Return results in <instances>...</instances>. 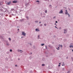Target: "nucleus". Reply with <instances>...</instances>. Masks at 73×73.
Listing matches in <instances>:
<instances>
[{
	"mask_svg": "<svg viewBox=\"0 0 73 73\" xmlns=\"http://www.w3.org/2000/svg\"><path fill=\"white\" fill-rule=\"evenodd\" d=\"M63 13V11L62 10H61L60 12H59V13Z\"/></svg>",
	"mask_w": 73,
	"mask_h": 73,
	"instance_id": "2",
	"label": "nucleus"
},
{
	"mask_svg": "<svg viewBox=\"0 0 73 73\" xmlns=\"http://www.w3.org/2000/svg\"><path fill=\"white\" fill-rule=\"evenodd\" d=\"M35 22L36 23H37V22H38V21H35Z\"/></svg>",
	"mask_w": 73,
	"mask_h": 73,
	"instance_id": "15",
	"label": "nucleus"
},
{
	"mask_svg": "<svg viewBox=\"0 0 73 73\" xmlns=\"http://www.w3.org/2000/svg\"><path fill=\"white\" fill-rule=\"evenodd\" d=\"M45 65L44 64H42V66H44Z\"/></svg>",
	"mask_w": 73,
	"mask_h": 73,
	"instance_id": "10",
	"label": "nucleus"
},
{
	"mask_svg": "<svg viewBox=\"0 0 73 73\" xmlns=\"http://www.w3.org/2000/svg\"><path fill=\"white\" fill-rule=\"evenodd\" d=\"M60 66V65H58V66Z\"/></svg>",
	"mask_w": 73,
	"mask_h": 73,
	"instance_id": "30",
	"label": "nucleus"
},
{
	"mask_svg": "<svg viewBox=\"0 0 73 73\" xmlns=\"http://www.w3.org/2000/svg\"><path fill=\"white\" fill-rule=\"evenodd\" d=\"M56 25V24H55V25Z\"/></svg>",
	"mask_w": 73,
	"mask_h": 73,
	"instance_id": "38",
	"label": "nucleus"
},
{
	"mask_svg": "<svg viewBox=\"0 0 73 73\" xmlns=\"http://www.w3.org/2000/svg\"><path fill=\"white\" fill-rule=\"evenodd\" d=\"M15 66H17V65H15Z\"/></svg>",
	"mask_w": 73,
	"mask_h": 73,
	"instance_id": "32",
	"label": "nucleus"
},
{
	"mask_svg": "<svg viewBox=\"0 0 73 73\" xmlns=\"http://www.w3.org/2000/svg\"><path fill=\"white\" fill-rule=\"evenodd\" d=\"M44 25L45 26H46V24H44Z\"/></svg>",
	"mask_w": 73,
	"mask_h": 73,
	"instance_id": "19",
	"label": "nucleus"
},
{
	"mask_svg": "<svg viewBox=\"0 0 73 73\" xmlns=\"http://www.w3.org/2000/svg\"><path fill=\"white\" fill-rule=\"evenodd\" d=\"M59 48V47H58V48Z\"/></svg>",
	"mask_w": 73,
	"mask_h": 73,
	"instance_id": "34",
	"label": "nucleus"
},
{
	"mask_svg": "<svg viewBox=\"0 0 73 73\" xmlns=\"http://www.w3.org/2000/svg\"><path fill=\"white\" fill-rule=\"evenodd\" d=\"M22 38V37H21Z\"/></svg>",
	"mask_w": 73,
	"mask_h": 73,
	"instance_id": "40",
	"label": "nucleus"
},
{
	"mask_svg": "<svg viewBox=\"0 0 73 73\" xmlns=\"http://www.w3.org/2000/svg\"><path fill=\"white\" fill-rule=\"evenodd\" d=\"M18 31H19V29H18Z\"/></svg>",
	"mask_w": 73,
	"mask_h": 73,
	"instance_id": "29",
	"label": "nucleus"
},
{
	"mask_svg": "<svg viewBox=\"0 0 73 73\" xmlns=\"http://www.w3.org/2000/svg\"><path fill=\"white\" fill-rule=\"evenodd\" d=\"M36 31H40V30H39V29H36Z\"/></svg>",
	"mask_w": 73,
	"mask_h": 73,
	"instance_id": "5",
	"label": "nucleus"
},
{
	"mask_svg": "<svg viewBox=\"0 0 73 73\" xmlns=\"http://www.w3.org/2000/svg\"><path fill=\"white\" fill-rule=\"evenodd\" d=\"M22 35H23L24 36H25V35H26V34H25V33H24V32H22Z\"/></svg>",
	"mask_w": 73,
	"mask_h": 73,
	"instance_id": "1",
	"label": "nucleus"
},
{
	"mask_svg": "<svg viewBox=\"0 0 73 73\" xmlns=\"http://www.w3.org/2000/svg\"><path fill=\"white\" fill-rule=\"evenodd\" d=\"M68 17H69L70 16V15L69 14H68Z\"/></svg>",
	"mask_w": 73,
	"mask_h": 73,
	"instance_id": "22",
	"label": "nucleus"
},
{
	"mask_svg": "<svg viewBox=\"0 0 73 73\" xmlns=\"http://www.w3.org/2000/svg\"><path fill=\"white\" fill-rule=\"evenodd\" d=\"M10 52H11L12 51V50L11 49L10 50Z\"/></svg>",
	"mask_w": 73,
	"mask_h": 73,
	"instance_id": "12",
	"label": "nucleus"
},
{
	"mask_svg": "<svg viewBox=\"0 0 73 73\" xmlns=\"http://www.w3.org/2000/svg\"><path fill=\"white\" fill-rule=\"evenodd\" d=\"M57 22H57V21H56V23H57Z\"/></svg>",
	"mask_w": 73,
	"mask_h": 73,
	"instance_id": "24",
	"label": "nucleus"
},
{
	"mask_svg": "<svg viewBox=\"0 0 73 73\" xmlns=\"http://www.w3.org/2000/svg\"><path fill=\"white\" fill-rule=\"evenodd\" d=\"M41 23V22H39V23Z\"/></svg>",
	"mask_w": 73,
	"mask_h": 73,
	"instance_id": "28",
	"label": "nucleus"
},
{
	"mask_svg": "<svg viewBox=\"0 0 73 73\" xmlns=\"http://www.w3.org/2000/svg\"><path fill=\"white\" fill-rule=\"evenodd\" d=\"M70 72V71H68V72H67V73H69Z\"/></svg>",
	"mask_w": 73,
	"mask_h": 73,
	"instance_id": "18",
	"label": "nucleus"
},
{
	"mask_svg": "<svg viewBox=\"0 0 73 73\" xmlns=\"http://www.w3.org/2000/svg\"><path fill=\"white\" fill-rule=\"evenodd\" d=\"M36 2H39V1H36Z\"/></svg>",
	"mask_w": 73,
	"mask_h": 73,
	"instance_id": "16",
	"label": "nucleus"
},
{
	"mask_svg": "<svg viewBox=\"0 0 73 73\" xmlns=\"http://www.w3.org/2000/svg\"><path fill=\"white\" fill-rule=\"evenodd\" d=\"M13 3H17V2H16V1H13Z\"/></svg>",
	"mask_w": 73,
	"mask_h": 73,
	"instance_id": "7",
	"label": "nucleus"
},
{
	"mask_svg": "<svg viewBox=\"0 0 73 73\" xmlns=\"http://www.w3.org/2000/svg\"><path fill=\"white\" fill-rule=\"evenodd\" d=\"M70 48H73V46H70Z\"/></svg>",
	"mask_w": 73,
	"mask_h": 73,
	"instance_id": "9",
	"label": "nucleus"
},
{
	"mask_svg": "<svg viewBox=\"0 0 73 73\" xmlns=\"http://www.w3.org/2000/svg\"><path fill=\"white\" fill-rule=\"evenodd\" d=\"M47 12V10H45V13H46Z\"/></svg>",
	"mask_w": 73,
	"mask_h": 73,
	"instance_id": "14",
	"label": "nucleus"
},
{
	"mask_svg": "<svg viewBox=\"0 0 73 73\" xmlns=\"http://www.w3.org/2000/svg\"><path fill=\"white\" fill-rule=\"evenodd\" d=\"M59 47H61L62 48V45H59Z\"/></svg>",
	"mask_w": 73,
	"mask_h": 73,
	"instance_id": "8",
	"label": "nucleus"
},
{
	"mask_svg": "<svg viewBox=\"0 0 73 73\" xmlns=\"http://www.w3.org/2000/svg\"><path fill=\"white\" fill-rule=\"evenodd\" d=\"M18 52H19V50H18Z\"/></svg>",
	"mask_w": 73,
	"mask_h": 73,
	"instance_id": "26",
	"label": "nucleus"
},
{
	"mask_svg": "<svg viewBox=\"0 0 73 73\" xmlns=\"http://www.w3.org/2000/svg\"><path fill=\"white\" fill-rule=\"evenodd\" d=\"M20 51H21V52L22 53V50H20Z\"/></svg>",
	"mask_w": 73,
	"mask_h": 73,
	"instance_id": "23",
	"label": "nucleus"
},
{
	"mask_svg": "<svg viewBox=\"0 0 73 73\" xmlns=\"http://www.w3.org/2000/svg\"><path fill=\"white\" fill-rule=\"evenodd\" d=\"M11 3V2H8V3H7V5H10Z\"/></svg>",
	"mask_w": 73,
	"mask_h": 73,
	"instance_id": "4",
	"label": "nucleus"
},
{
	"mask_svg": "<svg viewBox=\"0 0 73 73\" xmlns=\"http://www.w3.org/2000/svg\"><path fill=\"white\" fill-rule=\"evenodd\" d=\"M66 58L68 59V57H66Z\"/></svg>",
	"mask_w": 73,
	"mask_h": 73,
	"instance_id": "21",
	"label": "nucleus"
},
{
	"mask_svg": "<svg viewBox=\"0 0 73 73\" xmlns=\"http://www.w3.org/2000/svg\"><path fill=\"white\" fill-rule=\"evenodd\" d=\"M44 44H41V45L42 46H44Z\"/></svg>",
	"mask_w": 73,
	"mask_h": 73,
	"instance_id": "11",
	"label": "nucleus"
},
{
	"mask_svg": "<svg viewBox=\"0 0 73 73\" xmlns=\"http://www.w3.org/2000/svg\"><path fill=\"white\" fill-rule=\"evenodd\" d=\"M40 36H38V37H39Z\"/></svg>",
	"mask_w": 73,
	"mask_h": 73,
	"instance_id": "31",
	"label": "nucleus"
},
{
	"mask_svg": "<svg viewBox=\"0 0 73 73\" xmlns=\"http://www.w3.org/2000/svg\"><path fill=\"white\" fill-rule=\"evenodd\" d=\"M59 64H60V63H59Z\"/></svg>",
	"mask_w": 73,
	"mask_h": 73,
	"instance_id": "37",
	"label": "nucleus"
},
{
	"mask_svg": "<svg viewBox=\"0 0 73 73\" xmlns=\"http://www.w3.org/2000/svg\"><path fill=\"white\" fill-rule=\"evenodd\" d=\"M26 18L27 19H28V17H27Z\"/></svg>",
	"mask_w": 73,
	"mask_h": 73,
	"instance_id": "17",
	"label": "nucleus"
},
{
	"mask_svg": "<svg viewBox=\"0 0 73 73\" xmlns=\"http://www.w3.org/2000/svg\"><path fill=\"white\" fill-rule=\"evenodd\" d=\"M64 30V31H65V32H64V33H65L66 32H67V30L65 29Z\"/></svg>",
	"mask_w": 73,
	"mask_h": 73,
	"instance_id": "3",
	"label": "nucleus"
},
{
	"mask_svg": "<svg viewBox=\"0 0 73 73\" xmlns=\"http://www.w3.org/2000/svg\"><path fill=\"white\" fill-rule=\"evenodd\" d=\"M66 12H65V14H68V13L67 12V11L66 10Z\"/></svg>",
	"mask_w": 73,
	"mask_h": 73,
	"instance_id": "6",
	"label": "nucleus"
},
{
	"mask_svg": "<svg viewBox=\"0 0 73 73\" xmlns=\"http://www.w3.org/2000/svg\"><path fill=\"white\" fill-rule=\"evenodd\" d=\"M9 40H11V38H9Z\"/></svg>",
	"mask_w": 73,
	"mask_h": 73,
	"instance_id": "13",
	"label": "nucleus"
},
{
	"mask_svg": "<svg viewBox=\"0 0 73 73\" xmlns=\"http://www.w3.org/2000/svg\"><path fill=\"white\" fill-rule=\"evenodd\" d=\"M55 27H56V28H57V27H56V26H55Z\"/></svg>",
	"mask_w": 73,
	"mask_h": 73,
	"instance_id": "33",
	"label": "nucleus"
},
{
	"mask_svg": "<svg viewBox=\"0 0 73 73\" xmlns=\"http://www.w3.org/2000/svg\"><path fill=\"white\" fill-rule=\"evenodd\" d=\"M59 49H60V48H59L58 49V48H57V50H59Z\"/></svg>",
	"mask_w": 73,
	"mask_h": 73,
	"instance_id": "25",
	"label": "nucleus"
},
{
	"mask_svg": "<svg viewBox=\"0 0 73 73\" xmlns=\"http://www.w3.org/2000/svg\"><path fill=\"white\" fill-rule=\"evenodd\" d=\"M62 66H64V65L63 64V65H62Z\"/></svg>",
	"mask_w": 73,
	"mask_h": 73,
	"instance_id": "35",
	"label": "nucleus"
},
{
	"mask_svg": "<svg viewBox=\"0 0 73 73\" xmlns=\"http://www.w3.org/2000/svg\"><path fill=\"white\" fill-rule=\"evenodd\" d=\"M30 44L31 45V44Z\"/></svg>",
	"mask_w": 73,
	"mask_h": 73,
	"instance_id": "39",
	"label": "nucleus"
},
{
	"mask_svg": "<svg viewBox=\"0 0 73 73\" xmlns=\"http://www.w3.org/2000/svg\"><path fill=\"white\" fill-rule=\"evenodd\" d=\"M72 51L73 52V49L72 50Z\"/></svg>",
	"mask_w": 73,
	"mask_h": 73,
	"instance_id": "36",
	"label": "nucleus"
},
{
	"mask_svg": "<svg viewBox=\"0 0 73 73\" xmlns=\"http://www.w3.org/2000/svg\"><path fill=\"white\" fill-rule=\"evenodd\" d=\"M51 7V5H49V7Z\"/></svg>",
	"mask_w": 73,
	"mask_h": 73,
	"instance_id": "20",
	"label": "nucleus"
},
{
	"mask_svg": "<svg viewBox=\"0 0 73 73\" xmlns=\"http://www.w3.org/2000/svg\"><path fill=\"white\" fill-rule=\"evenodd\" d=\"M55 17H54V18H55Z\"/></svg>",
	"mask_w": 73,
	"mask_h": 73,
	"instance_id": "27",
	"label": "nucleus"
}]
</instances>
